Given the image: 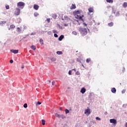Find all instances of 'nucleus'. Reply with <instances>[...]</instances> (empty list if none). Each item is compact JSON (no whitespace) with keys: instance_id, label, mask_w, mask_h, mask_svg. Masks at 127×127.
<instances>
[{"instance_id":"54","label":"nucleus","mask_w":127,"mask_h":127,"mask_svg":"<svg viewBox=\"0 0 127 127\" xmlns=\"http://www.w3.org/2000/svg\"><path fill=\"white\" fill-rule=\"evenodd\" d=\"M93 123H94L95 124H96V122H95V121H93Z\"/></svg>"},{"instance_id":"52","label":"nucleus","mask_w":127,"mask_h":127,"mask_svg":"<svg viewBox=\"0 0 127 127\" xmlns=\"http://www.w3.org/2000/svg\"><path fill=\"white\" fill-rule=\"evenodd\" d=\"M126 127H127V123H126Z\"/></svg>"},{"instance_id":"57","label":"nucleus","mask_w":127,"mask_h":127,"mask_svg":"<svg viewBox=\"0 0 127 127\" xmlns=\"http://www.w3.org/2000/svg\"><path fill=\"white\" fill-rule=\"evenodd\" d=\"M31 35H33V34L32 33V34H31Z\"/></svg>"},{"instance_id":"56","label":"nucleus","mask_w":127,"mask_h":127,"mask_svg":"<svg viewBox=\"0 0 127 127\" xmlns=\"http://www.w3.org/2000/svg\"><path fill=\"white\" fill-rule=\"evenodd\" d=\"M31 35H33V34L32 33V34H31Z\"/></svg>"},{"instance_id":"33","label":"nucleus","mask_w":127,"mask_h":127,"mask_svg":"<svg viewBox=\"0 0 127 127\" xmlns=\"http://www.w3.org/2000/svg\"><path fill=\"white\" fill-rule=\"evenodd\" d=\"M23 107L24 108H27V104L26 103L24 104L23 105Z\"/></svg>"},{"instance_id":"22","label":"nucleus","mask_w":127,"mask_h":127,"mask_svg":"<svg viewBox=\"0 0 127 127\" xmlns=\"http://www.w3.org/2000/svg\"><path fill=\"white\" fill-rule=\"evenodd\" d=\"M60 118H61L62 119H65L66 118V117H65V116H64V115H61L60 116Z\"/></svg>"},{"instance_id":"48","label":"nucleus","mask_w":127,"mask_h":127,"mask_svg":"<svg viewBox=\"0 0 127 127\" xmlns=\"http://www.w3.org/2000/svg\"><path fill=\"white\" fill-rule=\"evenodd\" d=\"M72 70H73V71H74L75 72H76V69H75V68H74V69H72Z\"/></svg>"},{"instance_id":"44","label":"nucleus","mask_w":127,"mask_h":127,"mask_svg":"<svg viewBox=\"0 0 127 127\" xmlns=\"http://www.w3.org/2000/svg\"><path fill=\"white\" fill-rule=\"evenodd\" d=\"M54 36H55V37H58V35H57V34H54Z\"/></svg>"},{"instance_id":"43","label":"nucleus","mask_w":127,"mask_h":127,"mask_svg":"<svg viewBox=\"0 0 127 127\" xmlns=\"http://www.w3.org/2000/svg\"><path fill=\"white\" fill-rule=\"evenodd\" d=\"M111 5H108L107 6V8H108V9L111 8Z\"/></svg>"},{"instance_id":"3","label":"nucleus","mask_w":127,"mask_h":127,"mask_svg":"<svg viewBox=\"0 0 127 127\" xmlns=\"http://www.w3.org/2000/svg\"><path fill=\"white\" fill-rule=\"evenodd\" d=\"M83 17H84V15H82V16L75 15V18L79 19V20H81L82 21H84V19H83Z\"/></svg>"},{"instance_id":"31","label":"nucleus","mask_w":127,"mask_h":127,"mask_svg":"<svg viewBox=\"0 0 127 127\" xmlns=\"http://www.w3.org/2000/svg\"><path fill=\"white\" fill-rule=\"evenodd\" d=\"M17 29L18 30V32H20V31H21V30H20V28L19 27H17Z\"/></svg>"},{"instance_id":"30","label":"nucleus","mask_w":127,"mask_h":127,"mask_svg":"<svg viewBox=\"0 0 127 127\" xmlns=\"http://www.w3.org/2000/svg\"><path fill=\"white\" fill-rule=\"evenodd\" d=\"M6 9H9V5H7L5 6Z\"/></svg>"},{"instance_id":"58","label":"nucleus","mask_w":127,"mask_h":127,"mask_svg":"<svg viewBox=\"0 0 127 127\" xmlns=\"http://www.w3.org/2000/svg\"><path fill=\"white\" fill-rule=\"evenodd\" d=\"M9 30H10V28H9Z\"/></svg>"},{"instance_id":"19","label":"nucleus","mask_w":127,"mask_h":127,"mask_svg":"<svg viewBox=\"0 0 127 127\" xmlns=\"http://www.w3.org/2000/svg\"><path fill=\"white\" fill-rule=\"evenodd\" d=\"M108 25L110 27H112V26H113L114 25V23L113 22H111L108 23Z\"/></svg>"},{"instance_id":"20","label":"nucleus","mask_w":127,"mask_h":127,"mask_svg":"<svg viewBox=\"0 0 127 127\" xmlns=\"http://www.w3.org/2000/svg\"><path fill=\"white\" fill-rule=\"evenodd\" d=\"M57 54H58V55H62V54H63V52L61 51H58L57 52Z\"/></svg>"},{"instance_id":"38","label":"nucleus","mask_w":127,"mask_h":127,"mask_svg":"<svg viewBox=\"0 0 127 127\" xmlns=\"http://www.w3.org/2000/svg\"><path fill=\"white\" fill-rule=\"evenodd\" d=\"M38 14L37 12H35V13H34V16H38Z\"/></svg>"},{"instance_id":"15","label":"nucleus","mask_w":127,"mask_h":127,"mask_svg":"<svg viewBox=\"0 0 127 127\" xmlns=\"http://www.w3.org/2000/svg\"><path fill=\"white\" fill-rule=\"evenodd\" d=\"M31 49H32L33 50H36V47L34 45H32L31 46Z\"/></svg>"},{"instance_id":"29","label":"nucleus","mask_w":127,"mask_h":127,"mask_svg":"<svg viewBox=\"0 0 127 127\" xmlns=\"http://www.w3.org/2000/svg\"><path fill=\"white\" fill-rule=\"evenodd\" d=\"M72 34H73L74 35H77V32L73 31L72 32Z\"/></svg>"},{"instance_id":"53","label":"nucleus","mask_w":127,"mask_h":127,"mask_svg":"<svg viewBox=\"0 0 127 127\" xmlns=\"http://www.w3.org/2000/svg\"><path fill=\"white\" fill-rule=\"evenodd\" d=\"M77 61H78V62H80V61L78 60V59L77 60Z\"/></svg>"},{"instance_id":"55","label":"nucleus","mask_w":127,"mask_h":127,"mask_svg":"<svg viewBox=\"0 0 127 127\" xmlns=\"http://www.w3.org/2000/svg\"><path fill=\"white\" fill-rule=\"evenodd\" d=\"M65 26H67V25H64Z\"/></svg>"},{"instance_id":"41","label":"nucleus","mask_w":127,"mask_h":127,"mask_svg":"<svg viewBox=\"0 0 127 127\" xmlns=\"http://www.w3.org/2000/svg\"><path fill=\"white\" fill-rule=\"evenodd\" d=\"M47 21L49 23V22H50V18L47 19Z\"/></svg>"},{"instance_id":"1","label":"nucleus","mask_w":127,"mask_h":127,"mask_svg":"<svg viewBox=\"0 0 127 127\" xmlns=\"http://www.w3.org/2000/svg\"><path fill=\"white\" fill-rule=\"evenodd\" d=\"M78 30L82 36H85L88 33L86 28L79 27Z\"/></svg>"},{"instance_id":"2","label":"nucleus","mask_w":127,"mask_h":127,"mask_svg":"<svg viewBox=\"0 0 127 127\" xmlns=\"http://www.w3.org/2000/svg\"><path fill=\"white\" fill-rule=\"evenodd\" d=\"M25 5V3L23 2H19L17 3V6H19L20 7H21V8H23Z\"/></svg>"},{"instance_id":"35","label":"nucleus","mask_w":127,"mask_h":127,"mask_svg":"<svg viewBox=\"0 0 127 127\" xmlns=\"http://www.w3.org/2000/svg\"><path fill=\"white\" fill-rule=\"evenodd\" d=\"M75 74L77 75H80V72H79L78 71H76L75 72Z\"/></svg>"},{"instance_id":"23","label":"nucleus","mask_w":127,"mask_h":127,"mask_svg":"<svg viewBox=\"0 0 127 127\" xmlns=\"http://www.w3.org/2000/svg\"><path fill=\"white\" fill-rule=\"evenodd\" d=\"M89 62H91V59L90 58L86 59V63H89Z\"/></svg>"},{"instance_id":"5","label":"nucleus","mask_w":127,"mask_h":127,"mask_svg":"<svg viewBox=\"0 0 127 127\" xmlns=\"http://www.w3.org/2000/svg\"><path fill=\"white\" fill-rule=\"evenodd\" d=\"M14 13L16 15H19L20 14V9L16 8Z\"/></svg>"},{"instance_id":"21","label":"nucleus","mask_w":127,"mask_h":127,"mask_svg":"<svg viewBox=\"0 0 127 127\" xmlns=\"http://www.w3.org/2000/svg\"><path fill=\"white\" fill-rule=\"evenodd\" d=\"M81 12H82V11H81V10L75 11V13L76 14H80V13H81Z\"/></svg>"},{"instance_id":"47","label":"nucleus","mask_w":127,"mask_h":127,"mask_svg":"<svg viewBox=\"0 0 127 127\" xmlns=\"http://www.w3.org/2000/svg\"><path fill=\"white\" fill-rule=\"evenodd\" d=\"M83 25L84 26H87V24H86L85 23H83Z\"/></svg>"},{"instance_id":"50","label":"nucleus","mask_w":127,"mask_h":127,"mask_svg":"<svg viewBox=\"0 0 127 127\" xmlns=\"http://www.w3.org/2000/svg\"><path fill=\"white\" fill-rule=\"evenodd\" d=\"M48 82H49V83L50 84V83H51V81H50V80H49Z\"/></svg>"},{"instance_id":"7","label":"nucleus","mask_w":127,"mask_h":127,"mask_svg":"<svg viewBox=\"0 0 127 127\" xmlns=\"http://www.w3.org/2000/svg\"><path fill=\"white\" fill-rule=\"evenodd\" d=\"M10 52H12V53H14V54H17L18 53V50H10Z\"/></svg>"},{"instance_id":"18","label":"nucleus","mask_w":127,"mask_h":127,"mask_svg":"<svg viewBox=\"0 0 127 127\" xmlns=\"http://www.w3.org/2000/svg\"><path fill=\"white\" fill-rule=\"evenodd\" d=\"M5 23H6V21H0V25H2L3 24H4Z\"/></svg>"},{"instance_id":"24","label":"nucleus","mask_w":127,"mask_h":127,"mask_svg":"<svg viewBox=\"0 0 127 127\" xmlns=\"http://www.w3.org/2000/svg\"><path fill=\"white\" fill-rule=\"evenodd\" d=\"M88 98H89V99H92L93 98V94H90L88 96Z\"/></svg>"},{"instance_id":"45","label":"nucleus","mask_w":127,"mask_h":127,"mask_svg":"<svg viewBox=\"0 0 127 127\" xmlns=\"http://www.w3.org/2000/svg\"><path fill=\"white\" fill-rule=\"evenodd\" d=\"M10 63H13V60H10Z\"/></svg>"},{"instance_id":"39","label":"nucleus","mask_w":127,"mask_h":127,"mask_svg":"<svg viewBox=\"0 0 127 127\" xmlns=\"http://www.w3.org/2000/svg\"><path fill=\"white\" fill-rule=\"evenodd\" d=\"M52 84L53 86H54V85H55V81H53L52 82Z\"/></svg>"},{"instance_id":"42","label":"nucleus","mask_w":127,"mask_h":127,"mask_svg":"<svg viewBox=\"0 0 127 127\" xmlns=\"http://www.w3.org/2000/svg\"><path fill=\"white\" fill-rule=\"evenodd\" d=\"M124 93H126V90L124 89L123 91H122V94H124Z\"/></svg>"},{"instance_id":"40","label":"nucleus","mask_w":127,"mask_h":127,"mask_svg":"<svg viewBox=\"0 0 127 127\" xmlns=\"http://www.w3.org/2000/svg\"><path fill=\"white\" fill-rule=\"evenodd\" d=\"M37 105H41V102L38 101L37 102Z\"/></svg>"},{"instance_id":"11","label":"nucleus","mask_w":127,"mask_h":127,"mask_svg":"<svg viewBox=\"0 0 127 127\" xmlns=\"http://www.w3.org/2000/svg\"><path fill=\"white\" fill-rule=\"evenodd\" d=\"M70 9H75L76 8V4H72L71 7H70Z\"/></svg>"},{"instance_id":"14","label":"nucleus","mask_w":127,"mask_h":127,"mask_svg":"<svg viewBox=\"0 0 127 127\" xmlns=\"http://www.w3.org/2000/svg\"><path fill=\"white\" fill-rule=\"evenodd\" d=\"M39 42L41 45H44V43L43 42V40L42 39H40Z\"/></svg>"},{"instance_id":"60","label":"nucleus","mask_w":127,"mask_h":127,"mask_svg":"<svg viewBox=\"0 0 127 127\" xmlns=\"http://www.w3.org/2000/svg\"><path fill=\"white\" fill-rule=\"evenodd\" d=\"M82 66H84V65H83V64H82Z\"/></svg>"},{"instance_id":"37","label":"nucleus","mask_w":127,"mask_h":127,"mask_svg":"<svg viewBox=\"0 0 127 127\" xmlns=\"http://www.w3.org/2000/svg\"><path fill=\"white\" fill-rule=\"evenodd\" d=\"M68 74H69V75H72V71L69 70Z\"/></svg>"},{"instance_id":"34","label":"nucleus","mask_w":127,"mask_h":127,"mask_svg":"<svg viewBox=\"0 0 127 127\" xmlns=\"http://www.w3.org/2000/svg\"><path fill=\"white\" fill-rule=\"evenodd\" d=\"M53 32L54 33H58V32L56 30H53Z\"/></svg>"},{"instance_id":"6","label":"nucleus","mask_w":127,"mask_h":127,"mask_svg":"<svg viewBox=\"0 0 127 127\" xmlns=\"http://www.w3.org/2000/svg\"><path fill=\"white\" fill-rule=\"evenodd\" d=\"M110 122L111 124H114V125L117 124V120L116 119H110Z\"/></svg>"},{"instance_id":"26","label":"nucleus","mask_w":127,"mask_h":127,"mask_svg":"<svg viewBox=\"0 0 127 127\" xmlns=\"http://www.w3.org/2000/svg\"><path fill=\"white\" fill-rule=\"evenodd\" d=\"M60 115L57 114V113H56L55 114V116L57 117V118H60Z\"/></svg>"},{"instance_id":"16","label":"nucleus","mask_w":127,"mask_h":127,"mask_svg":"<svg viewBox=\"0 0 127 127\" xmlns=\"http://www.w3.org/2000/svg\"><path fill=\"white\" fill-rule=\"evenodd\" d=\"M123 7H124L125 8H126V7H127V2H125L123 4Z\"/></svg>"},{"instance_id":"10","label":"nucleus","mask_w":127,"mask_h":127,"mask_svg":"<svg viewBox=\"0 0 127 127\" xmlns=\"http://www.w3.org/2000/svg\"><path fill=\"white\" fill-rule=\"evenodd\" d=\"M34 8L36 10H38V8H39V5H38L37 4H34Z\"/></svg>"},{"instance_id":"13","label":"nucleus","mask_w":127,"mask_h":127,"mask_svg":"<svg viewBox=\"0 0 127 127\" xmlns=\"http://www.w3.org/2000/svg\"><path fill=\"white\" fill-rule=\"evenodd\" d=\"M111 92L112 93H116V92H117V89H116V88L114 87V88H112V89H111Z\"/></svg>"},{"instance_id":"4","label":"nucleus","mask_w":127,"mask_h":127,"mask_svg":"<svg viewBox=\"0 0 127 127\" xmlns=\"http://www.w3.org/2000/svg\"><path fill=\"white\" fill-rule=\"evenodd\" d=\"M84 114L85 115H87V116H89V115L91 114V110H90V109H89V108L85 110Z\"/></svg>"},{"instance_id":"49","label":"nucleus","mask_w":127,"mask_h":127,"mask_svg":"<svg viewBox=\"0 0 127 127\" xmlns=\"http://www.w3.org/2000/svg\"><path fill=\"white\" fill-rule=\"evenodd\" d=\"M77 22H78V24H79V25H80V23H79V20H77Z\"/></svg>"},{"instance_id":"27","label":"nucleus","mask_w":127,"mask_h":127,"mask_svg":"<svg viewBox=\"0 0 127 127\" xmlns=\"http://www.w3.org/2000/svg\"><path fill=\"white\" fill-rule=\"evenodd\" d=\"M14 27H15V26L13 24L10 25V28H14Z\"/></svg>"},{"instance_id":"8","label":"nucleus","mask_w":127,"mask_h":127,"mask_svg":"<svg viewBox=\"0 0 127 127\" xmlns=\"http://www.w3.org/2000/svg\"><path fill=\"white\" fill-rule=\"evenodd\" d=\"M88 11H89V12H88V14H90V13H91V12H94V8L90 7L88 9Z\"/></svg>"},{"instance_id":"28","label":"nucleus","mask_w":127,"mask_h":127,"mask_svg":"<svg viewBox=\"0 0 127 127\" xmlns=\"http://www.w3.org/2000/svg\"><path fill=\"white\" fill-rule=\"evenodd\" d=\"M65 113L66 115H67V114H69V110L68 109H65Z\"/></svg>"},{"instance_id":"9","label":"nucleus","mask_w":127,"mask_h":127,"mask_svg":"<svg viewBox=\"0 0 127 127\" xmlns=\"http://www.w3.org/2000/svg\"><path fill=\"white\" fill-rule=\"evenodd\" d=\"M80 92L82 94H84V93H86V88H85L84 87L82 88L81 89Z\"/></svg>"},{"instance_id":"25","label":"nucleus","mask_w":127,"mask_h":127,"mask_svg":"<svg viewBox=\"0 0 127 127\" xmlns=\"http://www.w3.org/2000/svg\"><path fill=\"white\" fill-rule=\"evenodd\" d=\"M42 123L43 126L45 125V120H42Z\"/></svg>"},{"instance_id":"12","label":"nucleus","mask_w":127,"mask_h":127,"mask_svg":"<svg viewBox=\"0 0 127 127\" xmlns=\"http://www.w3.org/2000/svg\"><path fill=\"white\" fill-rule=\"evenodd\" d=\"M63 38H64V35H62L60 36V37L59 38V40L60 41H62V39H63Z\"/></svg>"},{"instance_id":"17","label":"nucleus","mask_w":127,"mask_h":127,"mask_svg":"<svg viewBox=\"0 0 127 127\" xmlns=\"http://www.w3.org/2000/svg\"><path fill=\"white\" fill-rule=\"evenodd\" d=\"M106 1L109 3H113V2H114V0H106Z\"/></svg>"},{"instance_id":"32","label":"nucleus","mask_w":127,"mask_h":127,"mask_svg":"<svg viewBox=\"0 0 127 127\" xmlns=\"http://www.w3.org/2000/svg\"><path fill=\"white\" fill-rule=\"evenodd\" d=\"M52 61H53V62H54V61H56V58H53L52 59H51Z\"/></svg>"},{"instance_id":"46","label":"nucleus","mask_w":127,"mask_h":127,"mask_svg":"<svg viewBox=\"0 0 127 127\" xmlns=\"http://www.w3.org/2000/svg\"><path fill=\"white\" fill-rule=\"evenodd\" d=\"M21 68L22 69H24V65H22Z\"/></svg>"},{"instance_id":"59","label":"nucleus","mask_w":127,"mask_h":127,"mask_svg":"<svg viewBox=\"0 0 127 127\" xmlns=\"http://www.w3.org/2000/svg\"><path fill=\"white\" fill-rule=\"evenodd\" d=\"M123 69L125 70V68H123Z\"/></svg>"},{"instance_id":"51","label":"nucleus","mask_w":127,"mask_h":127,"mask_svg":"<svg viewBox=\"0 0 127 127\" xmlns=\"http://www.w3.org/2000/svg\"><path fill=\"white\" fill-rule=\"evenodd\" d=\"M60 110L61 111H62V108L61 107V108H60Z\"/></svg>"},{"instance_id":"36","label":"nucleus","mask_w":127,"mask_h":127,"mask_svg":"<svg viewBox=\"0 0 127 127\" xmlns=\"http://www.w3.org/2000/svg\"><path fill=\"white\" fill-rule=\"evenodd\" d=\"M96 120L97 121H101V118L97 117L96 118Z\"/></svg>"}]
</instances>
